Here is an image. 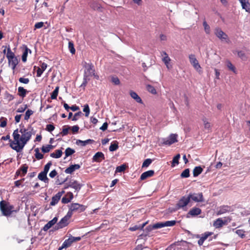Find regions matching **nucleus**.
Segmentation results:
<instances>
[{"label":"nucleus","mask_w":250,"mask_h":250,"mask_svg":"<svg viewBox=\"0 0 250 250\" xmlns=\"http://www.w3.org/2000/svg\"><path fill=\"white\" fill-rule=\"evenodd\" d=\"M94 142V140L91 139H88L85 141H82L80 140H77L76 142V144L78 146H85L86 145L92 143Z\"/></svg>","instance_id":"nucleus-27"},{"label":"nucleus","mask_w":250,"mask_h":250,"mask_svg":"<svg viewBox=\"0 0 250 250\" xmlns=\"http://www.w3.org/2000/svg\"><path fill=\"white\" fill-rule=\"evenodd\" d=\"M57 174L58 173L57 171L55 169H54L50 172L49 175L51 178H53L57 175Z\"/></svg>","instance_id":"nucleus-61"},{"label":"nucleus","mask_w":250,"mask_h":250,"mask_svg":"<svg viewBox=\"0 0 250 250\" xmlns=\"http://www.w3.org/2000/svg\"><path fill=\"white\" fill-rule=\"evenodd\" d=\"M154 174V171L153 170H149L147 171L143 172L140 177L141 180H144L148 177H152Z\"/></svg>","instance_id":"nucleus-21"},{"label":"nucleus","mask_w":250,"mask_h":250,"mask_svg":"<svg viewBox=\"0 0 250 250\" xmlns=\"http://www.w3.org/2000/svg\"><path fill=\"white\" fill-rule=\"evenodd\" d=\"M202 121L203 123L204 128L208 131L211 130L212 126L208 119L206 117L203 116L202 118Z\"/></svg>","instance_id":"nucleus-23"},{"label":"nucleus","mask_w":250,"mask_h":250,"mask_svg":"<svg viewBox=\"0 0 250 250\" xmlns=\"http://www.w3.org/2000/svg\"><path fill=\"white\" fill-rule=\"evenodd\" d=\"M55 129V126L54 125L51 124H48L46 125V130L49 132H51L54 130Z\"/></svg>","instance_id":"nucleus-58"},{"label":"nucleus","mask_w":250,"mask_h":250,"mask_svg":"<svg viewBox=\"0 0 250 250\" xmlns=\"http://www.w3.org/2000/svg\"><path fill=\"white\" fill-rule=\"evenodd\" d=\"M14 207L9 202L4 200L0 202V209L4 216H10L14 211Z\"/></svg>","instance_id":"nucleus-2"},{"label":"nucleus","mask_w":250,"mask_h":250,"mask_svg":"<svg viewBox=\"0 0 250 250\" xmlns=\"http://www.w3.org/2000/svg\"><path fill=\"white\" fill-rule=\"evenodd\" d=\"M85 68L84 75L87 77L92 76V74L95 72V69L94 66L92 63H87L85 62L84 66Z\"/></svg>","instance_id":"nucleus-11"},{"label":"nucleus","mask_w":250,"mask_h":250,"mask_svg":"<svg viewBox=\"0 0 250 250\" xmlns=\"http://www.w3.org/2000/svg\"><path fill=\"white\" fill-rule=\"evenodd\" d=\"M44 25V23L42 21L41 22H37L35 24V26H34V29H39V28H42V27H43Z\"/></svg>","instance_id":"nucleus-59"},{"label":"nucleus","mask_w":250,"mask_h":250,"mask_svg":"<svg viewBox=\"0 0 250 250\" xmlns=\"http://www.w3.org/2000/svg\"><path fill=\"white\" fill-rule=\"evenodd\" d=\"M233 210L231 207L228 205H223L220 207L217 210V214L221 215L226 212L232 211Z\"/></svg>","instance_id":"nucleus-13"},{"label":"nucleus","mask_w":250,"mask_h":250,"mask_svg":"<svg viewBox=\"0 0 250 250\" xmlns=\"http://www.w3.org/2000/svg\"><path fill=\"white\" fill-rule=\"evenodd\" d=\"M80 168V166L79 164L72 165L66 168L64 172L67 174H72L74 171Z\"/></svg>","instance_id":"nucleus-19"},{"label":"nucleus","mask_w":250,"mask_h":250,"mask_svg":"<svg viewBox=\"0 0 250 250\" xmlns=\"http://www.w3.org/2000/svg\"><path fill=\"white\" fill-rule=\"evenodd\" d=\"M20 132L21 134V136L19 134L18 129L14 131L13 133L14 141H11L10 144V147L18 152L21 151L32 136L31 131H28V129L23 127L20 129Z\"/></svg>","instance_id":"nucleus-1"},{"label":"nucleus","mask_w":250,"mask_h":250,"mask_svg":"<svg viewBox=\"0 0 250 250\" xmlns=\"http://www.w3.org/2000/svg\"><path fill=\"white\" fill-rule=\"evenodd\" d=\"M161 55L162 56H164V58L162 59V61L165 63L167 69H171L172 68V65L169 64L171 59L168 57L167 54L165 51H163L161 53Z\"/></svg>","instance_id":"nucleus-14"},{"label":"nucleus","mask_w":250,"mask_h":250,"mask_svg":"<svg viewBox=\"0 0 250 250\" xmlns=\"http://www.w3.org/2000/svg\"><path fill=\"white\" fill-rule=\"evenodd\" d=\"M79 129V127L78 125H74L72 127L71 130L73 133H77Z\"/></svg>","instance_id":"nucleus-62"},{"label":"nucleus","mask_w":250,"mask_h":250,"mask_svg":"<svg viewBox=\"0 0 250 250\" xmlns=\"http://www.w3.org/2000/svg\"><path fill=\"white\" fill-rule=\"evenodd\" d=\"M83 185L79 183L77 181L71 180L68 183L64 185V188L66 189L68 188H74L75 191L78 192L82 187Z\"/></svg>","instance_id":"nucleus-5"},{"label":"nucleus","mask_w":250,"mask_h":250,"mask_svg":"<svg viewBox=\"0 0 250 250\" xmlns=\"http://www.w3.org/2000/svg\"><path fill=\"white\" fill-rule=\"evenodd\" d=\"M68 48L70 52L72 54H74L76 52L75 49L73 42L70 41L68 42Z\"/></svg>","instance_id":"nucleus-41"},{"label":"nucleus","mask_w":250,"mask_h":250,"mask_svg":"<svg viewBox=\"0 0 250 250\" xmlns=\"http://www.w3.org/2000/svg\"><path fill=\"white\" fill-rule=\"evenodd\" d=\"M203 26L204 27L205 31L207 34H209L210 33V27L207 24V22L205 21L203 22Z\"/></svg>","instance_id":"nucleus-52"},{"label":"nucleus","mask_w":250,"mask_h":250,"mask_svg":"<svg viewBox=\"0 0 250 250\" xmlns=\"http://www.w3.org/2000/svg\"><path fill=\"white\" fill-rule=\"evenodd\" d=\"M146 90L152 94H156L157 91L154 86L150 84H147L146 86Z\"/></svg>","instance_id":"nucleus-35"},{"label":"nucleus","mask_w":250,"mask_h":250,"mask_svg":"<svg viewBox=\"0 0 250 250\" xmlns=\"http://www.w3.org/2000/svg\"><path fill=\"white\" fill-rule=\"evenodd\" d=\"M83 111L85 112V116L88 117L90 113V109L88 104H85L83 106Z\"/></svg>","instance_id":"nucleus-47"},{"label":"nucleus","mask_w":250,"mask_h":250,"mask_svg":"<svg viewBox=\"0 0 250 250\" xmlns=\"http://www.w3.org/2000/svg\"><path fill=\"white\" fill-rule=\"evenodd\" d=\"M6 57L8 59L9 64H11L12 66V69H14L18 64V60L15 57V54L11 51L9 45L7 47Z\"/></svg>","instance_id":"nucleus-3"},{"label":"nucleus","mask_w":250,"mask_h":250,"mask_svg":"<svg viewBox=\"0 0 250 250\" xmlns=\"http://www.w3.org/2000/svg\"><path fill=\"white\" fill-rule=\"evenodd\" d=\"M190 202L188 196H183L178 201L176 205L178 209L186 207Z\"/></svg>","instance_id":"nucleus-10"},{"label":"nucleus","mask_w":250,"mask_h":250,"mask_svg":"<svg viewBox=\"0 0 250 250\" xmlns=\"http://www.w3.org/2000/svg\"><path fill=\"white\" fill-rule=\"evenodd\" d=\"M75 152L74 149L70 148L67 147L65 150V157L64 159L67 158V157L72 155Z\"/></svg>","instance_id":"nucleus-33"},{"label":"nucleus","mask_w":250,"mask_h":250,"mask_svg":"<svg viewBox=\"0 0 250 250\" xmlns=\"http://www.w3.org/2000/svg\"><path fill=\"white\" fill-rule=\"evenodd\" d=\"M27 108V104H24L22 106H20L19 108H18L17 110V112L18 113H22Z\"/></svg>","instance_id":"nucleus-55"},{"label":"nucleus","mask_w":250,"mask_h":250,"mask_svg":"<svg viewBox=\"0 0 250 250\" xmlns=\"http://www.w3.org/2000/svg\"><path fill=\"white\" fill-rule=\"evenodd\" d=\"M28 167L26 164L21 165L19 170L21 172L22 176H24L26 174Z\"/></svg>","instance_id":"nucleus-36"},{"label":"nucleus","mask_w":250,"mask_h":250,"mask_svg":"<svg viewBox=\"0 0 250 250\" xmlns=\"http://www.w3.org/2000/svg\"><path fill=\"white\" fill-rule=\"evenodd\" d=\"M202 212L201 209L199 208L194 207L192 208L188 213V216H195L200 214Z\"/></svg>","instance_id":"nucleus-20"},{"label":"nucleus","mask_w":250,"mask_h":250,"mask_svg":"<svg viewBox=\"0 0 250 250\" xmlns=\"http://www.w3.org/2000/svg\"><path fill=\"white\" fill-rule=\"evenodd\" d=\"M126 167H127V166L125 164H123L121 166H118L116 167L115 172L116 173L123 172L125 170Z\"/></svg>","instance_id":"nucleus-39"},{"label":"nucleus","mask_w":250,"mask_h":250,"mask_svg":"<svg viewBox=\"0 0 250 250\" xmlns=\"http://www.w3.org/2000/svg\"><path fill=\"white\" fill-rule=\"evenodd\" d=\"M214 34L221 41L225 40L227 42H229V40L228 35L220 28H216L214 31Z\"/></svg>","instance_id":"nucleus-9"},{"label":"nucleus","mask_w":250,"mask_h":250,"mask_svg":"<svg viewBox=\"0 0 250 250\" xmlns=\"http://www.w3.org/2000/svg\"><path fill=\"white\" fill-rule=\"evenodd\" d=\"M226 65L230 70L232 71L235 74L236 73V68L229 60H227L226 61Z\"/></svg>","instance_id":"nucleus-32"},{"label":"nucleus","mask_w":250,"mask_h":250,"mask_svg":"<svg viewBox=\"0 0 250 250\" xmlns=\"http://www.w3.org/2000/svg\"><path fill=\"white\" fill-rule=\"evenodd\" d=\"M59 87L57 86L53 92L51 93V98L52 99H56L58 95Z\"/></svg>","instance_id":"nucleus-42"},{"label":"nucleus","mask_w":250,"mask_h":250,"mask_svg":"<svg viewBox=\"0 0 250 250\" xmlns=\"http://www.w3.org/2000/svg\"><path fill=\"white\" fill-rule=\"evenodd\" d=\"M237 55H238V57L239 58H240L243 60H246L247 59L246 54L243 51H237Z\"/></svg>","instance_id":"nucleus-46"},{"label":"nucleus","mask_w":250,"mask_h":250,"mask_svg":"<svg viewBox=\"0 0 250 250\" xmlns=\"http://www.w3.org/2000/svg\"><path fill=\"white\" fill-rule=\"evenodd\" d=\"M180 158V155L179 154H177L173 157L171 163V167H174L176 165H178L179 164V160Z\"/></svg>","instance_id":"nucleus-34"},{"label":"nucleus","mask_w":250,"mask_h":250,"mask_svg":"<svg viewBox=\"0 0 250 250\" xmlns=\"http://www.w3.org/2000/svg\"><path fill=\"white\" fill-rule=\"evenodd\" d=\"M18 95L22 98L25 97L26 93L28 92L26 89H24L23 87L20 86L18 87Z\"/></svg>","instance_id":"nucleus-31"},{"label":"nucleus","mask_w":250,"mask_h":250,"mask_svg":"<svg viewBox=\"0 0 250 250\" xmlns=\"http://www.w3.org/2000/svg\"><path fill=\"white\" fill-rule=\"evenodd\" d=\"M86 208V206L78 203H72L70 204L68 212L70 213L72 216L73 212L81 213L83 212Z\"/></svg>","instance_id":"nucleus-4"},{"label":"nucleus","mask_w":250,"mask_h":250,"mask_svg":"<svg viewBox=\"0 0 250 250\" xmlns=\"http://www.w3.org/2000/svg\"><path fill=\"white\" fill-rule=\"evenodd\" d=\"M70 127L66 125H64L63 126L62 130L61 132V134L62 136H66L68 133V131L70 129Z\"/></svg>","instance_id":"nucleus-43"},{"label":"nucleus","mask_w":250,"mask_h":250,"mask_svg":"<svg viewBox=\"0 0 250 250\" xmlns=\"http://www.w3.org/2000/svg\"><path fill=\"white\" fill-rule=\"evenodd\" d=\"M58 221V218L55 217L51 220L49 221L42 228V230L46 231L54 225Z\"/></svg>","instance_id":"nucleus-17"},{"label":"nucleus","mask_w":250,"mask_h":250,"mask_svg":"<svg viewBox=\"0 0 250 250\" xmlns=\"http://www.w3.org/2000/svg\"><path fill=\"white\" fill-rule=\"evenodd\" d=\"M52 164L51 161H49L44 166L43 171L45 172L47 174L50 167L52 166Z\"/></svg>","instance_id":"nucleus-54"},{"label":"nucleus","mask_w":250,"mask_h":250,"mask_svg":"<svg viewBox=\"0 0 250 250\" xmlns=\"http://www.w3.org/2000/svg\"><path fill=\"white\" fill-rule=\"evenodd\" d=\"M42 69L40 67H38L37 70V77H40L42 75L43 71L42 70Z\"/></svg>","instance_id":"nucleus-63"},{"label":"nucleus","mask_w":250,"mask_h":250,"mask_svg":"<svg viewBox=\"0 0 250 250\" xmlns=\"http://www.w3.org/2000/svg\"><path fill=\"white\" fill-rule=\"evenodd\" d=\"M164 223V227H171L174 226L176 223V221L175 220L167 221Z\"/></svg>","instance_id":"nucleus-45"},{"label":"nucleus","mask_w":250,"mask_h":250,"mask_svg":"<svg viewBox=\"0 0 250 250\" xmlns=\"http://www.w3.org/2000/svg\"><path fill=\"white\" fill-rule=\"evenodd\" d=\"M53 147V146L51 145H48L46 146H42V150L43 153H47L49 152Z\"/></svg>","instance_id":"nucleus-38"},{"label":"nucleus","mask_w":250,"mask_h":250,"mask_svg":"<svg viewBox=\"0 0 250 250\" xmlns=\"http://www.w3.org/2000/svg\"><path fill=\"white\" fill-rule=\"evenodd\" d=\"M212 234V232H207L203 234L202 236L198 241V244L199 246H202L204 241L208 238V237Z\"/></svg>","instance_id":"nucleus-24"},{"label":"nucleus","mask_w":250,"mask_h":250,"mask_svg":"<svg viewBox=\"0 0 250 250\" xmlns=\"http://www.w3.org/2000/svg\"><path fill=\"white\" fill-rule=\"evenodd\" d=\"M111 81L116 85L119 84L120 83L119 79L117 77H112L111 78Z\"/></svg>","instance_id":"nucleus-60"},{"label":"nucleus","mask_w":250,"mask_h":250,"mask_svg":"<svg viewBox=\"0 0 250 250\" xmlns=\"http://www.w3.org/2000/svg\"><path fill=\"white\" fill-rule=\"evenodd\" d=\"M245 231L243 229H237L235 231V233L242 238L245 237Z\"/></svg>","instance_id":"nucleus-53"},{"label":"nucleus","mask_w":250,"mask_h":250,"mask_svg":"<svg viewBox=\"0 0 250 250\" xmlns=\"http://www.w3.org/2000/svg\"><path fill=\"white\" fill-rule=\"evenodd\" d=\"M38 178L44 183L48 182L49 179L47 177V173L45 172L42 171L40 172L38 175Z\"/></svg>","instance_id":"nucleus-26"},{"label":"nucleus","mask_w":250,"mask_h":250,"mask_svg":"<svg viewBox=\"0 0 250 250\" xmlns=\"http://www.w3.org/2000/svg\"><path fill=\"white\" fill-rule=\"evenodd\" d=\"M177 134H170L168 138L164 140L163 144L164 145L170 146L171 145L177 142Z\"/></svg>","instance_id":"nucleus-8"},{"label":"nucleus","mask_w":250,"mask_h":250,"mask_svg":"<svg viewBox=\"0 0 250 250\" xmlns=\"http://www.w3.org/2000/svg\"><path fill=\"white\" fill-rule=\"evenodd\" d=\"M108 127V124L107 122H105L103 124V125L100 128V129L103 131H105L107 129Z\"/></svg>","instance_id":"nucleus-64"},{"label":"nucleus","mask_w":250,"mask_h":250,"mask_svg":"<svg viewBox=\"0 0 250 250\" xmlns=\"http://www.w3.org/2000/svg\"><path fill=\"white\" fill-rule=\"evenodd\" d=\"M243 9L250 13V3L248 0H239Z\"/></svg>","instance_id":"nucleus-22"},{"label":"nucleus","mask_w":250,"mask_h":250,"mask_svg":"<svg viewBox=\"0 0 250 250\" xmlns=\"http://www.w3.org/2000/svg\"><path fill=\"white\" fill-rule=\"evenodd\" d=\"M118 143L116 142L114 144H111L109 146V149L110 151H114L118 148Z\"/></svg>","instance_id":"nucleus-50"},{"label":"nucleus","mask_w":250,"mask_h":250,"mask_svg":"<svg viewBox=\"0 0 250 250\" xmlns=\"http://www.w3.org/2000/svg\"><path fill=\"white\" fill-rule=\"evenodd\" d=\"M163 227H164V222H160L157 223L155 224H154L152 228L153 229H157L159 228H162Z\"/></svg>","instance_id":"nucleus-51"},{"label":"nucleus","mask_w":250,"mask_h":250,"mask_svg":"<svg viewBox=\"0 0 250 250\" xmlns=\"http://www.w3.org/2000/svg\"><path fill=\"white\" fill-rule=\"evenodd\" d=\"M19 81L20 83L24 84H27L29 83V79L28 78H24L21 77L19 79Z\"/></svg>","instance_id":"nucleus-57"},{"label":"nucleus","mask_w":250,"mask_h":250,"mask_svg":"<svg viewBox=\"0 0 250 250\" xmlns=\"http://www.w3.org/2000/svg\"><path fill=\"white\" fill-rule=\"evenodd\" d=\"M104 159V155L102 152H97L93 157V161L96 162H101Z\"/></svg>","instance_id":"nucleus-18"},{"label":"nucleus","mask_w":250,"mask_h":250,"mask_svg":"<svg viewBox=\"0 0 250 250\" xmlns=\"http://www.w3.org/2000/svg\"><path fill=\"white\" fill-rule=\"evenodd\" d=\"M64 193V191L59 192L55 196H53L50 202L51 206H55L60 201L61 196Z\"/></svg>","instance_id":"nucleus-15"},{"label":"nucleus","mask_w":250,"mask_h":250,"mask_svg":"<svg viewBox=\"0 0 250 250\" xmlns=\"http://www.w3.org/2000/svg\"><path fill=\"white\" fill-rule=\"evenodd\" d=\"M72 244L71 239L69 238L68 239L65 240L63 243H62V247L68 248L70 247Z\"/></svg>","instance_id":"nucleus-49"},{"label":"nucleus","mask_w":250,"mask_h":250,"mask_svg":"<svg viewBox=\"0 0 250 250\" xmlns=\"http://www.w3.org/2000/svg\"><path fill=\"white\" fill-rule=\"evenodd\" d=\"M181 177L182 178H188L189 177V169L187 168L185 169L181 174Z\"/></svg>","instance_id":"nucleus-44"},{"label":"nucleus","mask_w":250,"mask_h":250,"mask_svg":"<svg viewBox=\"0 0 250 250\" xmlns=\"http://www.w3.org/2000/svg\"><path fill=\"white\" fill-rule=\"evenodd\" d=\"M71 217L70 213L67 212L66 215L64 216L59 223L57 224L56 227L57 229H62L67 226L69 224V220Z\"/></svg>","instance_id":"nucleus-6"},{"label":"nucleus","mask_w":250,"mask_h":250,"mask_svg":"<svg viewBox=\"0 0 250 250\" xmlns=\"http://www.w3.org/2000/svg\"><path fill=\"white\" fill-rule=\"evenodd\" d=\"M188 197L189 200H191L195 202H203L204 201L203 194L202 192L198 193L191 192L188 195Z\"/></svg>","instance_id":"nucleus-7"},{"label":"nucleus","mask_w":250,"mask_h":250,"mask_svg":"<svg viewBox=\"0 0 250 250\" xmlns=\"http://www.w3.org/2000/svg\"><path fill=\"white\" fill-rule=\"evenodd\" d=\"M28 52L30 53L31 52V51L26 46H24V50L23 52L21 59L22 61L23 62H25L27 60V57Z\"/></svg>","instance_id":"nucleus-30"},{"label":"nucleus","mask_w":250,"mask_h":250,"mask_svg":"<svg viewBox=\"0 0 250 250\" xmlns=\"http://www.w3.org/2000/svg\"><path fill=\"white\" fill-rule=\"evenodd\" d=\"M35 157L37 160H41L43 158V155L40 152L39 148L35 149Z\"/></svg>","instance_id":"nucleus-37"},{"label":"nucleus","mask_w":250,"mask_h":250,"mask_svg":"<svg viewBox=\"0 0 250 250\" xmlns=\"http://www.w3.org/2000/svg\"><path fill=\"white\" fill-rule=\"evenodd\" d=\"M130 95L132 99L136 101V102L140 104L143 103L141 98L138 96V95L135 92L131 90L130 91Z\"/></svg>","instance_id":"nucleus-25"},{"label":"nucleus","mask_w":250,"mask_h":250,"mask_svg":"<svg viewBox=\"0 0 250 250\" xmlns=\"http://www.w3.org/2000/svg\"><path fill=\"white\" fill-rule=\"evenodd\" d=\"M62 154V152L61 149L56 150L54 152L50 154V156L54 158H60Z\"/></svg>","instance_id":"nucleus-29"},{"label":"nucleus","mask_w":250,"mask_h":250,"mask_svg":"<svg viewBox=\"0 0 250 250\" xmlns=\"http://www.w3.org/2000/svg\"><path fill=\"white\" fill-rule=\"evenodd\" d=\"M188 57L189 62L192 65L193 67L197 71L200 70L201 68V66L195 58V55L194 54H190L189 55Z\"/></svg>","instance_id":"nucleus-12"},{"label":"nucleus","mask_w":250,"mask_h":250,"mask_svg":"<svg viewBox=\"0 0 250 250\" xmlns=\"http://www.w3.org/2000/svg\"><path fill=\"white\" fill-rule=\"evenodd\" d=\"M227 224V220H223L221 218L217 219L213 222V226L216 228H220Z\"/></svg>","instance_id":"nucleus-16"},{"label":"nucleus","mask_w":250,"mask_h":250,"mask_svg":"<svg viewBox=\"0 0 250 250\" xmlns=\"http://www.w3.org/2000/svg\"><path fill=\"white\" fill-rule=\"evenodd\" d=\"M34 113V111L31 109H28L25 112L24 115V119L25 120L28 121L31 116Z\"/></svg>","instance_id":"nucleus-40"},{"label":"nucleus","mask_w":250,"mask_h":250,"mask_svg":"<svg viewBox=\"0 0 250 250\" xmlns=\"http://www.w3.org/2000/svg\"><path fill=\"white\" fill-rule=\"evenodd\" d=\"M151 163L152 160L151 159L148 158L146 159L143 163L142 167H148Z\"/></svg>","instance_id":"nucleus-48"},{"label":"nucleus","mask_w":250,"mask_h":250,"mask_svg":"<svg viewBox=\"0 0 250 250\" xmlns=\"http://www.w3.org/2000/svg\"><path fill=\"white\" fill-rule=\"evenodd\" d=\"M82 115H83V113L81 111H79V112L76 113L74 114L73 117L72 118V120L74 121H77L78 119V118L82 116Z\"/></svg>","instance_id":"nucleus-56"},{"label":"nucleus","mask_w":250,"mask_h":250,"mask_svg":"<svg viewBox=\"0 0 250 250\" xmlns=\"http://www.w3.org/2000/svg\"><path fill=\"white\" fill-rule=\"evenodd\" d=\"M203 171V169L201 167H195L193 170V175L194 177H197L200 175Z\"/></svg>","instance_id":"nucleus-28"}]
</instances>
